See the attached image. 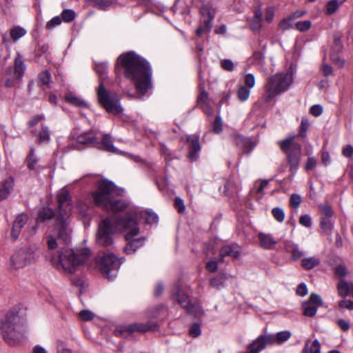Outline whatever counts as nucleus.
Instances as JSON below:
<instances>
[{"label": "nucleus", "mask_w": 353, "mask_h": 353, "mask_svg": "<svg viewBox=\"0 0 353 353\" xmlns=\"http://www.w3.org/2000/svg\"><path fill=\"white\" fill-rule=\"evenodd\" d=\"M38 139L40 143H48L50 140L49 129L46 126H43L38 133Z\"/></svg>", "instance_id": "e433bc0d"}, {"label": "nucleus", "mask_w": 353, "mask_h": 353, "mask_svg": "<svg viewBox=\"0 0 353 353\" xmlns=\"http://www.w3.org/2000/svg\"><path fill=\"white\" fill-rule=\"evenodd\" d=\"M322 305L323 301L321 296L316 294H311L310 299L303 303V314L305 316L313 317L318 307Z\"/></svg>", "instance_id": "4468645a"}, {"label": "nucleus", "mask_w": 353, "mask_h": 353, "mask_svg": "<svg viewBox=\"0 0 353 353\" xmlns=\"http://www.w3.org/2000/svg\"><path fill=\"white\" fill-rule=\"evenodd\" d=\"M222 121L220 116H216L212 125V130L214 132L219 134L222 131Z\"/></svg>", "instance_id": "8fccbe9b"}, {"label": "nucleus", "mask_w": 353, "mask_h": 353, "mask_svg": "<svg viewBox=\"0 0 353 353\" xmlns=\"http://www.w3.org/2000/svg\"><path fill=\"white\" fill-rule=\"evenodd\" d=\"M36 257L37 254L34 248H21L12 256L11 265L15 269L21 268L34 261Z\"/></svg>", "instance_id": "f8f14e48"}, {"label": "nucleus", "mask_w": 353, "mask_h": 353, "mask_svg": "<svg viewBox=\"0 0 353 353\" xmlns=\"http://www.w3.org/2000/svg\"><path fill=\"white\" fill-rule=\"evenodd\" d=\"M190 335L192 337H196L201 334V328L200 326L195 323L192 325L189 330Z\"/></svg>", "instance_id": "680f3d73"}, {"label": "nucleus", "mask_w": 353, "mask_h": 353, "mask_svg": "<svg viewBox=\"0 0 353 353\" xmlns=\"http://www.w3.org/2000/svg\"><path fill=\"white\" fill-rule=\"evenodd\" d=\"M97 94L99 103L108 112L114 114H119L122 112L123 108L117 93L107 90L103 82L100 83L97 90Z\"/></svg>", "instance_id": "1a4fd4ad"}, {"label": "nucleus", "mask_w": 353, "mask_h": 353, "mask_svg": "<svg viewBox=\"0 0 353 353\" xmlns=\"http://www.w3.org/2000/svg\"><path fill=\"white\" fill-rule=\"evenodd\" d=\"M291 332L288 330L281 331L274 334L276 344H282L291 337Z\"/></svg>", "instance_id": "c756f323"}, {"label": "nucleus", "mask_w": 353, "mask_h": 353, "mask_svg": "<svg viewBox=\"0 0 353 353\" xmlns=\"http://www.w3.org/2000/svg\"><path fill=\"white\" fill-rule=\"evenodd\" d=\"M158 329V325L154 321H148L146 323H134L128 325L120 327L117 332L121 335L127 337L128 335L135 332H146L148 331H154Z\"/></svg>", "instance_id": "ddd939ff"}, {"label": "nucleus", "mask_w": 353, "mask_h": 353, "mask_svg": "<svg viewBox=\"0 0 353 353\" xmlns=\"http://www.w3.org/2000/svg\"><path fill=\"white\" fill-rule=\"evenodd\" d=\"M58 211L55 214L49 208H43L39 212L38 219L42 221L55 218V230L59 241L68 243L70 241L72 230L70 227V219L72 213V201L66 190H61L57 194Z\"/></svg>", "instance_id": "7ed1b4c3"}, {"label": "nucleus", "mask_w": 353, "mask_h": 353, "mask_svg": "<svg viewBox=\"0 0 353 353\" xmlns=\"http://www.w3.org/2000/svg\"><path fill=\"white\" fill-rule=\"evenodd\" d=\"M334 229V222L331 219H321L320 232L332 238V232Z\"/></svg>", "instance_id": "5701e85b"}, {"label": "nucleus", "mask_w": 353, "mask_h": 353, "mask_svg": "<svg viewBox=\"0 0 353 353\" xmlns=\"http://www.w3.org/2000/svg\"><path fill=\"white\" fill-rule=\"evenodd\" d=\"M261 336L265 346L272 345L276 344L275 337L274 334L268 333L265 332L263 334H261Z\"/></svg>", "instance_id": "ea45409f"}, {"label": "nucleus", "mask_w": 353, "mask_h": 353, "mask_svg": "<svg viewBox=\"0 0 353 353\" xmlns=\"http://www.w3.org/2000/svg\"><path fill=\"white\" fill-rule=\"evenodd\" d=\"M62 22V19L60 17L56 16L54 17L51 20H50L46 23V28L52 30H53L56 26H59Z\"/></svg>", "instance_id": "c03bdc74"}, {"label": "nucleus", "mask_w": 353, "mask_h": 353, "mask_svg": "<svg viewBox=\"0 0 353 353\" xmlns=\"http://www.w3.org/2000/svg\"><path fill=\"white\" fill-rule=\"evenodd\" d=\"M296 294L301 296H304L307 294V288L305 283H302L298 286Z\"/></svg>", "instance_id": "338daca9"}, {"label": "nucleus", "mask_w": 353, "mask_h": 353, "mask_svg": "<svg viewBox=\"0 0 353 353\" xmlns=\"http://www.w3.org/2000/svg\"><path fill=\"white\" fill-rule=\"evenodd\" d=\"M88 208V207L87 205H85L81 202L78 203L76 206L77 210L80 214V215L82 216L83 217H86L88 216V213H87Z\"/></svg>", "instance_id": "4d7b16f0"}, {"label": "nucleus", "mask_w": 353, "mask_h": 353, "mask_svg": "<svg viewBox=\"0 0 353 353\" xmlns=\"http://www.w3.org/2000/svg\"><path fill=\"white\" fill-rule=\"evenodd\" d=\"M95 132L91 130L80 134L77 137V141L81 144H93L94 145H97L98 143L95 141Z\"/></svg>", "instance_id": "4be33fe9"}, {"label": "nucleus", "mask_w": 353, "mask_h": 353, "mask_svg": "<svg viewBox=\"0 0 353 353\" xmlns=\"http://www.w3.org/2000/svg\"><path fill=\"white\" fill-rule=\"evenodd\" d=\"M310 123L307 119H302L300 125V131L299 136L305 138L307 135V131L309 128Z\"/></svg>", "instance_id": "79ce46f5"}, {"label": "nucleus", "mask_w": 353, "mask_h": 353, "mask_svg": "<svg viewBox=\"0 0 353 353\" xmlns=\"http://www.w3.org/2000/svg\"><path fill=\"white\" fill-rule=\"evenodd\" d=\"M250 94V89L245 87L244 85L239 86L237 90V97L241 101H245L248 99Z\"/></svg>", "instance_id": "c9c22d12"}, {"label": "nucleus", "mask_w": 353, "mask_h": 353, "mask_svg": "<svg viewBox=\"0 0 353 353\" xmlns=\"http://www.w3.org/2000/svg\"><path fill=\"white\" fill-rule=\"evenodd\" d=\"M320 263L321 260L317 257H306L302 259L301 265L305 270H309L318 266Z\"/></svg>", "instance_id": "cd10ccee"}, {"label": "nucleus", "mask_w": 353, "mask_h": 353, "mask_svg": "<svg viewBox=\"0 0 353 353\" xmlns=\"http://www.w3.org/2000/svg\"><path fill=\"white\" fill-rule=\"evenodd\" d=\"M123 69L124 75L134 84L137 91L144 94L152 88V72L149 63L134 52L121 54L117 59L115 70Z\"/></svg>", "instance_id": "f03ea898"}, {"label": "nucleus", "mask_w": 353, "mask_h": 353, "mask_svg": "<svg viewBox=\"0 0 353 353\" xmlns=\"http://www.w3.org/2000/svg\"><path fill=\"white\" fill-rule=\"evenodd\" d=\"M274 17V10L272 7H268L265 10V20L268 23H271Z\"/></svg>", "instance_id": "052dcab7"}, {"label": "nucleus", "mask_w": 353, "mask_h": 353, "mask_svg": "<svg viewBox=\"0 0 353 353\" xmlns=\"http://www.w3.org/2000/svg\"><path fill=\"white\" fill-rule=\"evenodd\" d=\"M98 144L96 145L99 147V145H101V147L106 151L110 152H117V150L114 147L113 143L111 140V137L109 134H104L103 139L101 143L97 142Z\"/></svg>", "instance_id": "bb28decb"}, {"label": "nucleus", "mask_w": 353, "mask_h": 353, "mask_svg": "<svg viewBox=\"0 0 353 353\" xmlns=\"http://www.w3.org/2000/svg\"><path fill=\"white\" fill-rule=\"evenodd\" d=\"M201 14L203 17V23L206 25L207 29L212 28V21L214 18V12L208 6H203L201 8Z\"/></svg>", "instance_id": "412c9836"}, {"label": "nucleus", "mask_w": 353, "mask_h": 353, "mask_svg": "<svg viewBox=\"0 0 353 353\" xmlns=\"http://www.w3.org/2000/svg\"><path fill=\"white\" fill-rule=\"evenodd\" d=\"M94 316L95 315L92 312L88 310H82L79 313V318L84 321L93 319Z\"/></svg>", "instance_id": "49530a36"}, {"label": "nucleus", "mask_w": 353, "mask_h": 353, "mask_svg": "<svg viewBox=\"0 0 353 353\" xmlns=\"http://www.w3.org/2000/svg\"><path fill=\"white\" fill-rule=\"evenodd\" d=\"M341 39V36L339 34H335L334 35V42L331 47L330 58L339 67H343L345 61L339 56V53H341L343 50V44Z\"/></svg>", "instance_id": "2eb2a0df"}, {"label": "nucleus", "mask_w": 353, "mask_h": 353, "mask_svg": "<svg viewBox=\"0 0 353 353\" xmlns=\"http://www.w3.org/2000/svg\"><path fill=\"white\" fill-rule=\"evenodd\" d=\"M292 258L294 261H297L303 256V252L300 250L297 246H294L292 248L291 251Z\"/></svg>", "instance_id": "5fc2aeb1"}, {"label": "nucleus", "mask_w": 353, "mask_h": 353, "mask_svg": "<svg viewBox=\"0 0 353 353\" xmlns=\"http://www.w3.org/2000/svg\"><path fill=\"white\" fill-rule=\"evenodd\" d=\"M187 141L190 143V152L188 157L190 161H194L198 159L199 152L201 150L199 137L197 135H191L187 138Z\"/></svg>", "instance_id": "dca6fc26"}, {"label": "nucleus", "mask_w": 353, "mask_h": 353, "mask_svg": "<svg viewBox=\"0 0 353 353\" xmlns=\"http://www.w3.org/2000/svg\"><path fill=\"white\" fill-rule=\"evenodd\" d=\"M293 20L289 16L288 18L283 19L279 24V27L282 30H287L291 28L292 21Z\"/></svg>", "instance_id": "09e8293b"}, {"label": "nucleus", "mask_w": 353, "mask_h": 353, "mask_svg": "<svg viewBox=\"0 0 353 353\" xmlns=\"http://www.w3.org/2000/svg\"><path fill=\"white\" fill-rule=\"evenodd\" d=\"M296 137L297 135H290L278 142L281 150L286 154L290 172L292 175H294L298 170L301 159L302 147L300 143L296 141Z\"/></svg>", "instance_id": "0eeeda50"}, {"label": "nucleus", "mask_w": 353, "mask_h": 353, "mask_svg": "<svg viewBox=\"0 0 353 353\" xmlns=\"http://www.w3.org/2000/svg\"><path fill=\"white\" fill-rule=\"evenodd\" d=\"M95 71L99 74L101 83L107 78L108 66L105 63L97 64Z\"/></svg>", "instance_id": "7c9ffc66"}, {"label": "nucleus", "mask_w": 353, "mask_h": 353, "mask_svg": "<svg viewBox=\"0 0 353 353\" xmlns=\"http://www.w3.org/2000/svg\"><path fill=\"white\" fill-rule=\"evenodd\" d=\"M14 186V179L8 177L0 183V201L4 200L10 194Z\"/></svg>", "instance_id": "6ab92c4d"}, {"label": "nucleus", "mask_w": 353, "mask_h": 353, "mask_svg": "<svg viewBox=\"0 0 353 353\" xmlns=\"http://www.w3.org/2000/svg\"><path fill=\"white\" fill-rule=\"evenodd\" d=\"M310 112L314 117H319L323 112V107L321 105H314L311 107Z\"/></svg>", "instance_id": "e2e57ef3"}, {"label": "nucleus", "mask_w": 353, "mask_h": 353, "mask_svg": "<svg viewBox=\"0 0 353 353\" xmlns=\"http://www.w3.org/2000/svg\"><path fill=\"white\" fill-rule=\"evenodd\" d=\"M265 348L263 341L259 335L252 343L248 345V352L247 353H259Z\"/></svg>", "instance_id": "a878e982"}, {"label": "nucleus", "mask_w": 353, "mask_h": 353, "mask_svg": "<svg viewBox=\"0 0 353 353\" xmlns=\"http://www.w3.org/2000/svg\"><path fill=\"white\" fill-rule=\"evenodd\" d=\"M316 165V161L314 157H310L307 159L305 165V169L306 170H313Z\"/></svg>", "instance_id": "0e129e2a"}, {"label": "nucleus", "mask_w": 353, "mask_h": 353, "mask_svg": "<svg viewBox=\"0 0 353 353\" xmlns=\"http://www.w3.org/2000/svg\"><path fill=\"white\" fill-rule=\"evenodd\" d=\"M302 201V198L299 194H292L290 198V203L291 205L295 209L299 208L301 203Z\"/></svg>", "instance_id": "3c124183"}, {"label": "nucleus", "mask_w": 353, "mask_h": 353, "mask_svg": "<svg viewBox=\"0 0 353 353\" xmlns=\"http://www.w3.org/2000/svg\"><path fill=\"white\" fill-rule=\"evenodd\" d=\"M26 34V30L19 26L15 27L10 30V37L14 41H17Z\"/></svg>", "instance_id": "f704fd0d"}, {"label": "nucleus", "mask_w": 353, "mask_h": 353, "mask_svg": "<svg viewBox=\"0 0 353 353\" xmlns=\"http://www.w3.org/2000/svg\"><path fill=\"white\" fill-rule=\"evenodd\" d=\"M320 343L318 339H315L308 344V353H321Z\"/></svg>", "instance_id": "37998d69"}, {"label": "nucleus", "mask_w": 353, "mask_h": 353, "mask_svg": "<svg viewBox=\"0 0 353 353\" xmlns=\"http://www.w3.org/2000/svg\"><path fill=\"white\" fill-rule=\"evenodd\" d=\"M259 239L261 247L265 250H272L277 244V241L269 234L259 233Z\"/></svg>", "instance_id": "aec40b11"}, {"label": "nucleus", "mask_w": 353, "mask_h": 353, "mask_svg": "<svg viewBox=\"0 0 353 353\" xmlns=\"http://www.w3.org/2000/svg\"><path fill=\"white\" fill-rule=\"evenodd\" d=\"M64 99L68 103L77 107H85L86 103L81 99L74 96L72 93H68L65 95Z\"/></svg>", "instance_id": "c85d7f7f"}, {"label": "nucleus", "mask_w": 353, "mask_h": 353, "mask_svg": "<svg viewBox=\"0 0 353 353\" xmlns=\"http://www.w3.org/2000/svg\"><path fill=\"white\" fill-rule=\"evenodd\" d=\"M210 284L212 288H220L223 285V279L221 276H217L210 279Z\"/></svg>", "instance_id": "603ef678"}, {"label": "nucleus", "mask_w": 353, "mask_h": 353, "mask_svg": "<svg viewBox=\"0 0 353 353\" xmlns=\"http://www.w3.org/2000/svg\"><path fill=\"white\" fill-rule=\"evenodd\" d=\"M90 254V250L88 248L65 250L59 252L57 256H52L51 263L57 269L62 268L72 274L89 259Z\"/></svg>", "instance_id": "39448f33"}, {"label": "nucleus", "mask_w": 353, "mask_h": 353, "mask_svg": "<svg viewBox=\"0 0 353 353\" xmlns=\"http://www.w3.org/2000/svg\"><path fill=\"white\" fill-rule=\"evenodd\" d=\"M299 223L306 228H310L312 225L311 217L308 214L303 215L300 217Z\"/></svg>", "instance_id": "bf43d9fd"}, {"label": "nucleus", "mask_w": 353, "mask_h": 353, "mask_svg": "<svg viewBox=\"0 0 353 353\" xmlns=\"http://www.w3.org/2000/svg\"><path fill=\"white\" fill-rule=\"evenodd\" d=\"M142 216L149 224L157 223L158 222L157 214L151 210H145L142 214Z\"/></svg>", "instance_id": "72a5a7b5"}, {"label": "nucleus", "mask_w": 353, "mask_h": 353, "mask_svg": "<svg viewBox=\"0 0 353 353\" xmlns=\"http://www.w3.org/2000/svg\"><path fill=\"white\" fill-rule=\"evenodd\" d=\"M172 295L177 299L179 303L187 311V312L194 315L196 317L201 316L203 312L198 303H192L188 295L183 292L179 286L172 290Z\"/></svg>", "instance_id": "9b49d317"}, {"label": "nucleus", "mask_w": 353, "mask_h": 353, "mask_svg": "<svg viewBox=\"0 0 353 353\" xmlns=\"http://www.w3.org/2000/svg\"><path fill=\"white\" fill-rule=\"evenodd\" d=\"M240 248L236 244L226 245L221 248L219 251V261H223L225 256H231L237 259L240 256Z\"/></svg>", "instance_id": "f3484780"}, {"label": "nucleus", "mask_w": 353, "mask_h": 353, "mask_svg": "<svg viewBox=\"0 0 353 353\" xmlns=\"http://www.w3.org/2000/svg\"><path fill=\"white\" fill-rule=\"evenodd\" d=\"M245 83L247 88L251 89L255 85V77L252 74H247L245 77Z\"/></svg>", "instance_id": "13d9d810"}, {"label": "nucleus", "mask_w": 353, "mask_h": 353, "mask_svg": "<svg viewBox=\"0 0 353 353\" xmlns=\"http://www.w3.org/2000/svg\"><path fill=\"white\" fill-rule=\"evenodd\" d=\"M116 192L115 185L107 180L102 179L97 183V190L92 192V197L96 205L108 211L114 212L125 211L128 214H134V210L124 199H112V194Z\"/></svg>", "instance_id": "20e7f679"}, {"label": "nucleus", "mask_w": 353, "mask_h": 353, "mask_svg": "<svg viewBox=\"0 0 353 353\" xmlns=\"http://www.w3.org/2000/svg\"><path fill=\"white\" fill-rule=\"evenodd\" d=\"M198 104L205 111V112L210 115L212 114V109L209 105L208 96L206 92L203 91L198 97Z\"/></svg>", "instance_id": "393cba45"}, {"label": "nucleus", "mask_w": 353, "mask_h": 353, "mask_svg": "<svg viewBox=\"0 0 353 353\" xmlns=\"http://www.w3.org/2000/svg\"><path fill=\"white\" fill-rule=\"evenodd\" d=\"M26 65L23 63L22 57L17 54L14 59V76L16 79H21L25 72Z\"/></svg>", "instance_id": "b1692460"}, {"label": "nucleus", "mask_w": 353, "mask_h": 353, "mask_svg": "<svg viewBox=\"0 0 353 353\" xmlns=\"http://www.w3.org/2000/svg\"><path fill=\"white\" fill-rule=\"evenodd\" d=\"M120 259L113 254H104L97 261V267L101 274L109 280L113 279L121 264Z\"/></svg>", "instance_id": "9d476101"}, {"label": "nucleus", "mask_w": 353, "mask_h": 353, "mask_svg": "<svg viewBox=\"0 0 353 353\" xmlns=\"http://www.w3.org/2000/svg\"><path fill=\"white\" fill-rule=\"evenodd\" d=\"M293 82L292 74L290 72H279L270 77L265 85L268 94L267 100L287 91Z\"/></svg>", "instance_id": "6e6552de"}, {"label": "nucleus", "mask_w": 353, "mask_h": 353, "mask_svg": "<svg viewBox=\"0 0 353 353\" xmlns=\"http://www.w3.org/2000/svg\"><path fill=\"white\" fill-rule=\"evenodd\" d=\"M28 167L31 169L34 170L36 168V166L38 163V159L36 157L34 154V150L33 148H30V153L26 159Z\"/></svg>", "instance_id": "473e14b6"}, {"label": "nucleus", "mask_w": 353, "mask_h": 353, "mask_svg": "<svg viewBox=\"0 0 353 353\" xmlns=\"http://www.w3.org/2000/svg\"><path fill=\"white\" fill-rule=\"evenodd\" d=\"M340 6L341 4L337 1V0L329 1L325 6V14L327 15H331L334 14L339 9Z\"/></svg>", "instance_id": "2f4dec72"}, {"label": "nucleus", "mask_w": 353, "mask_h": 353, "mask_svg": "<svg viewBox=\"0 0 353 353\" xmlns=\"http://www.w3.org/2000/svg\"><path fill=\"white\" fill-rule=\"evenodd\" d=\"M296 28L300 32L308 30L312 26L311 21L309 20L298 21L296 23Z\"/></svg>", "instance_id": "a19ab883"}, {"label": "nucleus", "mask_w": 353, "mask_h": 353, "mask_svg": "<svg viewBox=\"0 0 353 353\" xmlns=\"http://www.w3.org/2000/svg\"><path fill=\"white\" fill-rule=\"evenodd\" d=\"M334 273L339 277H344L347 274V268L343 264H339L334 268Z\"/></svg>", "instance_id": "de8ad7c7"}, {"label": "nucleus", "mask_w": 353, "mask_h": 353, "mask_svg": "<svg viewBox=\"0 0 353 353\" xmlns=\"http://www.w3.org/2000/svg\"><path fill=\"white\" fill-rule=\"evenodd\" d=\"M1 330L4 340L10 345L19 342L25 331V321L14 311H9L1 321Z\"/></svg>", "instance_id": "423d86ee"}, {"label": "nucleus", "mask_w": 353, "mask_h": 353, "mask_svg": "<svg viewBox=\"0 0 353 353\" xmlns=\"http://www.w3.org/2000/svg\"><path fill=\"white\" fill-rule=\"evenodd\" d=\"M218 269L217 262L215 261H210L206 264V270L210 272H215Z\"/></svg>", "instance_id": "774afa93"}, {"label": "nucleus", "mask_w": 353, "mask_h": 353, "mask_svg": "<svg viewBox=\"0 0 353 353\" xmlns=\"http://www.w3.org/2000/svg\"><path fill=\"white\" fill-rule=\"evenodd\" d=\"M61 19L65 23H69L73 21L75 18V12L70 9L63 10L61 12Z\"/></svg>", "instance_id": "58836bf2"}, {"label": "nucleus", "mask_w": 353, "mask_h": 353, "mask_svg": "<svg viewBox=\"0 0 353 353\" xmlns=\"http://www.w3.org/2000/svg\"><path fill=\"white\" fill-rule=\"evenodd\" d=\"M319 208L323 216L321 219H331L332 217L334 214V211L330 205L326 204H321L320 205Z\"/></svg>", "instance_id": "4c0bfd02"}, {"label": "nucleus", "mask_w": 353, "mask_h": 353, "mask_svg": "<svg viewBox=\"0 0 353 353\" xmlns=\"http://www.w3.org/2000/svg\"><path fill=\"white\" fill-rule=\"evenodd\" d=\"M272 213L277 221L282 222L284 220L285 214L282 209L279 208H274L272 209Z\"/></svg>", "instance_id": "a18cd8bd"}, {"label": "nucleus", "mask_w": 353, "mask_h": 353, "mask_svg": "<svg viewBox=\"0 0 353 353\" xmlns=\"http://www.w3.org/2000/svg\"><path fill=\"white\" fill-rule=\"evenodd\" d=\"M117 230L126 233L125 239L128 241L124 250L126 254H133L143 245L145 238L133 239L139 233L137 219L133 215L123 218L114 216L103 219L99 225L97 243L103 246L111 245L113 243L112 234Z\"/></svg>", "instance_id": "f257e3e1"}, {"label": "nucleus", "mask_w": 353, "mask_h": 353, "mask_svg": "<svg viewBox=\"0 0 353 353\" xmlns=\"http://www.w3.org/2000/svg\"><path fill=\"white\" fill-rule=\"evenodd\" d=\"M339 305L341 308H346L353 310V301L350 300H342L339 303Z\"/></svg>", "instance_id": "69168bd1"}, {"label": "nucleus", "mask_w": 353, "mask_h": 353, "mask_svg": "<svg viewBox=\"0 0 353 353\" xmlns=\"http://www.w3.org/2000/svg\"><path fill=\"white\" fill-rule=\"evenodd\" d=\"M28 216L26 214H20L14 219L11 231V236L17 239L21 232L22 228L28 222Z\"/></svg>", "instance_id": "a211bd4d"}, {"label": "nucleus", "mask_w": 353, "mask_h": 353, "mask_svg": "<svg viewBox=\"0 0 353 353\" xmlns=\"http://www.w3.org/2000/svg\"><path fill=\"white\" fill-rule=\"evenodd\" d=\"M221 66L225 70L232 71L234 69V63L230 59H223L221 61Z\"/></svg>", "instance_id": "864d4df0"}, {"label": "nucleus", "mask_w": 353, "mask_h": 353, "mask_svg": "<svg viewBox=\"0 0 353 353\" xmlns=\"http://www.w3.org/2000/svg\"><path fill=\"white\" fill-rule=\"evenodd\" d=\"M39 81L41 82V83L44 85H49L50 82V73L46 70L43 72H41L39 76Z\"/></svg>", "instance_id": "6e6d98bb"}]
</instances>
